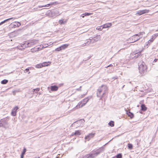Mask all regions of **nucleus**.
Returning a JSON list of instances; mask_svg holds the SVG:
<instances>
[{
	"label": "nucleus",
	"instance_id": "f257e3e1",
	"mask_svg": "<svg viewBox=\"0 0 158 158\" xmlns=\"http://www.w3.org/2000/svg\"><path fill=\"white\" fill-rule=\"evenodd\" d=\"M108 88L106 85H103L99 87L97 92V96L100 98V99L104 97L107 92Z\"/></svg>",
	"mask_w": 158,
	"mask_h": 158
},
{
	"label": "nucleus",
	"instance_id": "f03ea898",
	"mask_svg": "<svg viewBox=\"0 0 158 158\" xmlns=\"http://www.w3.org/2000/svg\"><path fill=\"white\" fill-rule=\"evenodd\" d=\"M90 98L89 97H87L85 98L81 101L73 109L74 110L78 109L82 107L85 105L89 101Z\"/></svg>",
	"mask_w": 158,
	"mask_h": 158
},
{
	"label": "nucleus",
	"instance_id": "7ed1b4c3",
	"mask_svg": "<svg viewBox=\"0 0 158 158\" xmlns=\"http://www.w3.org/2000/svg\"><path fill=\"white\" fill-rule=\"evenodd\" d=\"M139 72L140 74L143 75L146 73L147 71V67L145 63L143 62L141 64L139 65Z\"/></svg>",
	"mask_w": 158,
	"mask_h": 158
},
{
	"label": "nucleus",
	"instance_id": "20e7f679",
	"mask_svg": "<svg viewBox=\"0 0 158 158\" xmlns=\"http://www.w3.org/2000/svg\"><path fill=\"white\" fill-rule=\"evenodd\" d=\"M39 43V40H37L33 39L29 41L26 42L23 45L26 47H30L37 44Z\"/></svg>",
	"mask_w": 158,
	"mask_h": 158
},
{
	"label": "nucleus",
	"instance_id": "39448f33",
	"mask_svg": "<svg viewBox=\"0 0 158 158\" xmlns=\"http://www.w3.org/2000/svg\"><path fill=\"white\" fill-rule=\"evenodd\" d=\"M0 126L3 127L5 129L9 128L10 124L8 122V120L6 118L2 119L0 121Z\"/></svg>",
	"mask_w": 158,
	"mask_h": 158
},
{
	"label": "nucleus",
	"instance_id": "423d86ee",
	"mask_svg": "<svg viewBox=\"0 0 158 158\" xmlns=\"http://www.w3.org/2000/svg\"><path fill=\"white\" fill-rule=\"evenodd\" d=\"M104 150V148H103L101 147L96 150L93 151L91 153L93 156L92 157H93L94 158L95 157L100 153L103 151Z\"/></svg>",
	"mask_w": 158,
	"mask_h": 158
},
{
	"label": "nucleus",
	"instance_id": "0eeeda50",
	"mask_svg": "<svg viewBox=\"0 0 158 158\" xmlns=\"http://www.w3.org/2000/svg\"><path fill=\"white\" fill-rule=\"evenodd\" d=\"M143 50L144 49L143 48L141 50L139 51L137 50L131 53V56H134V57L135 58H137L141 55V53L143 51Z\"/></svg>",
	"mask_w": 158,
	"mask_h": 158
},
{
	"label": "nucleus",
	"instance_id": "6e6552de",
	"mask_svg": "<svg viewBox=\"0 0 158 158\" xmlns=\"http://www.w3.org/2000/svg\"><path fill=\"white\" fill-rule=\"evenodd\" d=\"M92 44L97 42L100 40L101 38V36L99 35H96L93 37H90Z\"/></svg>",
	"mask_w": 158,
	"mask_h": 158
},
{
	"label": "nucleus",
	"instance_id": "1a4fd4ad",
	"mask_svg": "<svg viewBox=\"0 0 158 158\" xmlns=\"http://www.w3.org/2000/svg\"><path fill=\"white\" fill-rule=\"evenodd\" d=\"M142 37H138L135 35L132 36L131 38H130L128 40V41L129 42L132 41V42H130V43H133L139 40L140 38H141Z\"/></svg>",
	"mask_w": 158,
	"mask_h": 158
},
{
	"label": "nucleus",
	"instance_id": "9d476101",
	"mask_svg": "<svg viewBox=\"0 0 158 158\" xmlns=\"http://www.w3.org/2000/svg\"><path fill=\"white\" fill-rule=\"evenodd\" d=\"M95 134V133L92 132L89 134L88 135L85 136V142H86V141H89L91 139L93 138L94 137Z\"/></svg>",
	"mask_w": 158,
	"mask_h": 158
},
{
	"label": "nucleus",
	"instance_id": "9b49d317",
	"mask_svg": "<svg viewBox=\"0 0 158 158\" xmlns=\"http://www.w3.org/2000/svg\"><path fill=\"white\" fill-rule=\"evenodd\" d=\"M84 121L83 120H80L79 121H77L76 122H74L73 124H72V126H82L83 125Z\"/></svg>",
	"mask_w": 158,
	"mask_h": 158
},
{
	"label": "nucleus",
	"instance_id": "f8f14e48",
	"mask_svg": "<svg viewBox=\"0 0 158 158\" xmlns=\"http://www.w3.org/2000/svg\"><path fill=\"white\" fill-rule=\"evenodd\" d=\"M149 11V10L145 9L143 10H140L138 11L136 13V15H141L143 14H145L146 13H148Z\"/></svg>",
	"mask_w": 158,
	"mask_h": 158
},
{
	"label": "nucleus",
	"instance_id": "ddd939ff",
	"mask_svg": "<svg viewBox=\"0 0 158 158\" xmlns=\"http://www.w3.org/2000/svg\"><path fill=\"white\" fill-rule=\"evenodd\" d=\"M21 25L20 23L18 22H15L13 23H11L10 26L12 28H15L19 27Z\"/></svg>",
	"mask_w": 158,
	"mask_h": 158
},
{
	"label": "nucleus",
	"instance_id": "4468645a",
	"mask_svg": "<svg viewBox=\"0 0 158 158\" xmlns=\"http://www.w3.org/2000/svg\"><path fill=\"white\" fill-rule=\"evenodd\" d=\"M92 44L91 42V40L90 38L87 39L85 42V43L82 45V47H84L86 45H88L90 44Z\"/></svg>",
	"mask_w": 158,
	"mask_h": 158
},
{
	"label": "nucleus",
	"instance_id": "2eb2a0df",
	"mask_svg": "<svg viewBox=\"0 0 158 158\" xmlns=\"http://www.w3.org/2000/svg\"><path fill=\"white\" fill-rule=\"evenodd\" d=\"M19 107L17 106L15 107L12 110L11 112V115L13 116H15L16 114L17 110L18 109Z\"/></svg>",
	"mask_w": 158,
	"mask_h": 158
},
{
	"label": "nucleus",
	"instance_id": "dca6fc26",
	"mask_svg": "<svg viewBox=\"0 0 158 158\" xmlns=\"http://www.w3.org/2000/svg\"><path fill=\"white\" fill-rule=\"evenodd\" d=\"M40 50H41V49L40 48V47H38V46L33 48L31 49V52L33 53L39 51Z\"/></svg>",
	"mask_w": 158,
	"mask_h": 158
},
{
	"label": "nucleus",
	"instance_id": "f3484780",
	"mask_svg": "<svg viewBox=\"0 0 158 158\" xmlns=\"http://www.w3.org/2000/svg\"><path fill=\"white\" fill-rule=\"evenodd\" d=\"M112 26L111 23H107L102 25V28H106L110 27Z\"/></svg>",
	"mask_w": 158,
	"mask_h": 158
},
{
	"label": "nucleus",
	"instance_id": "a211bd4d",
	"mask_svg": "<svg viewBox=\"0 0 158 158\" xmlns=\"http://www.w3.org/2000/svg\"><path fill=\"white\" fill-rule=\"evenodd\" d=\"M58 89V87L56 85L51 86L50 87L51 90L52 91H56Z\"/></svg>",
	"mask_w": 158,
	"mask_h": 158
},
{
	"label": "nucleus",
	"instance_id": "6ab92c4d",
	"mask_svg": "<svg viewBox=\"0 0 158 158\" xmlns=\"http://www.w3.org/2000/svg\"><path fill=\"white\" fill-rule=\"evenodd\" d=\"M51 63V62L50 61L44 62L42 63V67H44L48 66Z\"/></svg>",
	"mask_w": 158,
	"mask_h": 158
},
{
	"label": "nucleus",
	"instance_id": "aec40b11",
	"mask_svg": "<svg viewBox=\"0 0 158 158\" xmlns=\"http://www.w3.org/2000/svg\"><path fill=\"white\" fill-rule=\"evenodd\" d=\"M69 44H64L60 46L61 51L63 50H64L67 48L69 46Z\"/></svg>",
	"mask_w": 158,
	"mask_h": 158
},
{
	"label": "nucleus",
	"instance_id": "412c9836",
	"mask_svg": "<svg viewBox=\"0 0 158 158\" xmlns=\"http://www.w3.org/2000/svg\"><path fill=\"white\" fill-rule=\"evenodd\" d=\"M81 134V131L77 130L74 133H73L72 134V135H79Z\"/></svg>",
	"mask_w": 158,
	"mask_h": 158
},
{
	"label": "nucleus",
	"instance_id": "4be33fe9",
	"mask_svg": "<svg viewBox=\"0 0 158 158\" xmlns=\"http://www.w3.org/2000/svg\"><path fill=\"white\" fill-rule=\"evenodd\" d=\"M127 114L131 118H132L134 117L133 114L131 113L129 111H127Z\"/></svg>",
	"mask_w": 158,
	"mask_h": 158
},
{
	"label": "nucleus",
	"instance_id": "5701e85b",
	"mask_svg": "<svg viewBox=\"0 0 158 158\" xmlns=\"http://www.w3.org/2000/svg\"><path fill=\"white\" fill-rule=\"evenodd\" d=\"M92 156L91 153H90L85 156L83 158H93V157H92Z\"/></svg>",
	"mask_w": 158,
	"mask_h": 158
},
{
	"label": "nucleus",
	"instance_id": "b1692460",
	"mask_svg": "<svg viewBox=\"0 0 158 158\" xmlns=\"http://www.w3.org/2000/svg\"><path fill=\"white\" fill-rule=\"evenodd\" d=\"M12 19H15L14 18H10L6 19L5 20H4L3 21H2V22H1V23L2 25V24H4L7 21H9V20H10Z\"/></svg>",
	"mask_w": 158,
	"mask_h": 158
},
{
	"label": "nucleus",
	"instance_id": "393cba45",
	"mask_svg": "<svg viewBox=\"0 0 158 158\" xmlns=\"http://www.w3.org/2000/svg\"><path fill=\"white\" fill-rule=\"evenodd\" d=\"M66 23V20H64L63 19L60 20L59 21V23L60 24H63L65 23Z\"/></svg>",
	"mask_w": 158,
	"mask_h": 158
},
{
	"label": "nucleus",
	"instance_id": "a878e982",
	"mask_svg": "<svg viewBox=\"0 0 158 158\" xmlns=\"http://www.w3.org/2000/svg\"><path fill=\"white\" fill-rule=\"evenodd\" d=\"M35 66L36 68H40L43 67L42 63L36 65Z\"/></svg>",
	"mask_w": 158,
	"mask_h": 158
},
{
	"label": "nucleus",
	"instance_id": "bb28decb",
	"mask_svg": "<svg viewBox=\"0 0 158 158\" xmlns=\"http://www.w3.org/2000/svg\"><path fill=\"white\" fill-rule=\"evenodd\" d=\"M141 108L142 110L145 111L147 110V108L144 104L141 105Z\"/></svg>",
	"mask_w": 158,
	"mask_h": 158
},
{
	"label": "nucleus",
	"instance_id": "cd10ccee",
	"mask_svg": "<svg viewBox=\"0 0 158 158\" xmlns=\"http://www.w3.org/2000/svg\"><path fill=\"white\" fill-rule=\"evenodd\" d=\"M40 90V88H37L35 89H33V93H37Z\"/></svg>",
	"mask_w": 158,
	"mask_h": 158
},
{
	"label": "nucleus",
	"instance_id": "c85d7f7f",
	"mask_svg": "<svg viewBox=\"0 0 158 158\" xmlns=\"http://www.w3.org/2000/svg\"><path fill=\"white\" fill-rule=\"evenodd\" d=\"M26 152V149L25 148H24V150L23 152L22 153L21 156V158H23L24 155L25 154V152Z\"/></svg>",
	"mask_w": 158,
	"mask_h": 158
},
{
	"label": "nucleus",
	"instance_id": "c756f323",
	"mask_svg": "<svg viewBox=\"0 0 158 158\" xmlns=\"http://www.w3.org/2000/svg\"><path fill=\"white\" fill-rule=\"evenodd\" d=\"M59 4L58 2L55 1L53 2H51L50 4L51 5L56 6Z\"/></svg>",
	"mask_w": 158,
	"mask_h": 158
},
{
	"label": "nucleus",
	"instance_id": "7c9ffc66",
	"mask_svg": "<svg viewBox=\"0 0 158 158\" xmlns=\"http://www.w3.org/2000/svg\"><path fill=\"white\" fill-rule=\"evenodd\" d=\"M158 36V33L153 34L152 36V39L155 40Z\"/></svg>",
	"mask_w": 158,
	"mask_h": 158
},
{
	"label": "nucleus",
	"instance_id": "2f4dec72",
	"mask_svg": "<svg viewBox=\"0 0 158 158\" xmlns=\"http://www.w3.org/2000/svg\"><path fill=\"white\" fill-rule=\"evenodd\" d=\"M102 25L100 26H98L96 28V29L98 30L99 31H101L102 30V29L103 28H102Z\"/></svg>",
	"mask_w": 158,
	"mask_h": 158
},
{
	"label": "nucleus",
	"instance_id": "473e14b6",
	"mask_svg": "<svg viewBox=\"0 0 158 158\" xmlns=\"http://www.w3.org/2000/svg\"><path fill=\"white\" fill-rule=\"evenodd\" d=\"M8 81L7 80L4 79L1 81V83L2 84H6Z\"/></svg>",
	"mask_w": 158,
	"mask_h": 158
},
{
	"label": "nucleus",
	"instance_id": "72a5a7b5",
	"mask_svg": "<svg viewBox=\"0 0 158 158\" xmlns=\"http://www.w3.org/2000/svg\"><path fill=\"white\" fill-rule=\"evenodd\" d=\"M109 125L111 127L114 126V122L113 121H110L108 123Z\"/></svg>",
	"mask_w": 158,
	"mask_h": 158
},
{
	"label": "nucleus",
	"instance_id": "f704fd0d",
	"mask_svg": "<svg viewBox=\"0 0 158 158\" xmlns=\"http://www.w3.org/2000/svg\"><path fill=\"white\" fill-rule=\"evenodd\" d=\"M38 46L40 47V48L41 49V50L43 49V48H45L43 44L38 45Z\"/></svg>",
	"mask_w": 158,
	"mask_h": 158
},
{
	"label": "nucleus",
	"instance_id": "c9c22d12",
	"mask_svg": "<svg viewBox=\"0 0 158 158\" xmlns=\"http://www.w3.org/2000/svg\"><path fill=\"white\" fill-rule=\"evenodd\" d=\"M113 71V69L112 68H109V70L107 71L108 73H112Z\"/></svg>",
	"mask_w": 158,
	"mask_h": 158
},
{
	"label": "nucleus",
	"instance_id": "e433bc0d",
	"mask_svg": "<svg viewBox=\"0 0 158 158\" xmlns=\"http://www.w3.org/2000/svg\"><path fill=\"white\" fill-rule=\"evenodd\" d=\"M55 51L57 52H60L61 51L60 46L55 49Z\"/></svg>",
	"mask_w": 158,
	"mask_h": 158
},
{
	"label": "nucleus",
	"instance_id": "4c0bfd02",
	"mask_svg": "<svg viewBox=\"0 0 158 158\" xmlns=\"http://www.w3.org/2000/svg\"><path fill=\"white\" fill-rule=\"evenodd\" d=\"M128 148L130 149H132V148H133V146H132V144H130V143H128Z\"/></svg>",
	"mask_w": 158,
	"mask_h": 158
},
{
	"label": "nucleus",
	"instance_id": "58836bf2",
	"mask_svg": "<svg viewBox=\"0 0 158 158\" xmlns=\"http://www.w3.org/2000/svg\"><path fill=\"white\" fill-rule=\"evenodd\" d=\"M116 158H122V155L120 154H118L115 156Z\"/></svg>",
	"mask_w": 158,
	"mask_h": 158
},
{
	"label": "nucleus",
	"instance_id": "ea45409f",
	"mask_svg": "<svg viewBox=\"0 0 158 158\" xmlns=\"http://www.w3.org/2000/svg\"><path fill=\"white\" fill-rule=\"evenodd\" d=\"M44 48L48 47L49 46V44H43Z\"/></svg>",
	"mask_w": 158,
	"mask_h": 158
},
{
	"label": "nucleus",
	"instance_id": "a19ab883",
	"mask_svg": "<svg viewBox=\"0 0 158 158\" xmlns=\"http://www.w3.org/2000/svg\"><path fill=\"white\" fill-rule=\"evenodd\" d=\"M85 16H89L90 15H92V14L90 13H85Z\"/></svg>",
	"mask_w": 158,
	"mask_h": 158
},
{
	"label": "nucleus",
	"instance_id": "79ce46f5",
	"mask_svg": "<svg viewBox=\"0 0 158 158\" xmlns=\"http://www.w3.org/2000/svg\"><path fill=\"white\" fill-rule=\"evenodd\" d=\"M29 71V68H27V69H26L25 70V71H26V72H28V74H29L30 73V72Z\"/></svg>",
	"mask_w": 158,
	"mask_h": 158
},
{
	"label": "nucleus",
	"instance_id": "37998d69",
	"mask_svg": "<svg viewBox=\"0 0 158 158\" xmlns=\"http://www.w3.org/2000/svg\"><path fill=\"white\" fill-rule=\"evenodd\" d=\"M135 35H136L138 37H139L140 35H141L140 32H139V33H138V34H136Z\"/></svg>",
	"mask_w": 158,
	"mask_h": 158
},
{
	"label": "nucleus",
	"instance_id": "c03bdc74",
	"mask_svg": "<svg viewBox=\"0 0 158 158\" xmlns=\"http://www.w3.org/2000/svg\"><path fill=\"white\" fill-rule=\"evenodd\" d=\"M152 42V41L151 40V39H150V40H149L148 42V44H147V45H148V44H150V43H151Z\"/></svg>",
	"mask_w": 158,
	"mask_h": 158
},
{
	"label": "nucleus",
	"instance_id": "a18cd8bd",
	"mask_svg": "<svg viewBox=\"0 0 158 158\" xmlns=\"http://www.w3.org/2000/svg\"><path fill=\"white\" fill-rule=\"evenodd\" d=\"M152 42V41L151 40V39H150V40H149L148 42V44H147V45H148V44H150V43H151Z\"/></svg>",
	"mask_w": 158,
	"mask_h": 158
},
{
	"label": "nucleus",
	"instance_id": "49530a36",
	"mask_svg": "<svg viewBox=\"0 0 158 158\" xmlns=\"http://www.w3.org/2000/svg\"><path fill=\"white\" fill-rule=\"evenodd\" d=\"M113 65L112 64H110L109 65H108L107 67H106V68H107L109 67H112Z\"/></svg>",
	"mask_w": 158,
	"mask_h": 158
},
{
	"label": "nucleus",
	"instance_id": "de8ad7c7",
	"mask_svg": "<svg viewBox=\"0 0 158 158\" xmlns=\"http://www.w3.org/2000/svg\"><path fill=\"white\" fill-rule=\"evenodd\" d=\"M85 16V13H84V14H82L81 15V16L82 17V18H84Z\"/></svg>",
	"mask_w": 158,
	"mask_h": 158
},
{
	"label": "nucleus",
	"instance_id": "09e8293b",
	"mask_svg": "<svg viewBox=\"0 0 158 158\" xmlns=\"http://www.w3.org/2000/svg\"><path fill=\"white\" fill-rule=\"evenodd\" d=\"M50 5H51V4H50V3H49V4H48L45 5H44V6L45 7H46V6H49Z\"/></svg>",
	"mask_w": 158,
	"mask_h": 158
},
{
	"label": "nucleus",
	"instance_id": "8fccbe9b",
	"mask_svg": "<svg viewBox=\"0 0 158 158\" xmlns=\"http://www.w3.org/2000/svg\"><path fill=\"white\" fill-rule=\"evenodd\" d=\"M81 86H80L79 88L77 89V90H81Z\"/></svg>",
	"mask_w": 158,
	"mask_h": 158
},
{
	"label": "nucleus",
	"instance_id": "3c124183",
	"mask_svg": "<svg viewBox=\"0 0 158 158\" xmlns=\"http://www.w3.org/2000/svg\"><path fill=\"white\" fill-rule=\"evenodd\" d=\"M53 43H52V42H51L49 43L48 44H49V46H50L51 44H53Z\"/></svg>",
	"mask_w": 158,
	"mask_h": 158
},
{
	"label": "nucleus",
	"instance_id": "603ef678",
	"mask_svg": "<svg viewBox=\"0 0 158 158\" xmlns=\"http://www.w3.org/2000/svg\"><path fill=\"white\" fill-rule=\"evenodd\" d=\"M140 33H141V35H142L145 34V32H143H143H140Z\"/></svg>",
	"mask_w": 158,
	"mask_h": 158
},
{
	"label": "nucleus",
	"instance_id": "864d4df0",
	"mask_svg": "<svg viewBox=\"0 0 158 158\" xmlns=\"http://www.w3.org/2000/svg\"><path fill=\"white\" fill-rule=\"evenodd\" d=\"M39 6V7H40V8L43 7H45V6Z\"/></svg>",
	"mask_w": 158,
	"mask_h": 158
},
{
	"label": "nucleus",
	"instance_id": "5fc2aeb1",
	"mask_svg": "<svg viewBox=\"0 0 158 158\" xmlns=\"http://www.w3.org/2000/svg\"><path fill=\"white\" fill-rule=\"evenodd\" d=\"M150 39L152 41V42L154 40L153 39H152V37Z\"/></svg>",
	"mask_w": 158,
	"mask_h": 158
},
{
	"label": "nucleus",
	"instance_id": "6e6d98bb",
	"mask_svg": "<svg viewBox=\"0 0 158 158\" xmlns=\"http://www.w3.org/2000/svg\"><path fill=\"white\" fill-rule=\"evenodd\" d=\"M113 79H116L117 78V77H114L113 78Z\"/></svg>",
	"mask_w": 158,
	"mask_h": 158
},
{
	"label": "nucleus",
	"instance_id": "4d7b16f0",
	"mask_svg": "<svg viewBox=\"0 0 158 158\" xmlns=\"http://www.w3.org/2000/svg\"><path fill=\"white\" fill-rule=\"evenodd\" d=\"M85 95H81V97L82 98V97H83Z\"/></svg>",
	"mask_w": 158,
	"mask_h": 158
},
{
	"label": "nucleus",
	"instance_id": "13d9d810",
	"mask_svg": "<svg viewBox=\"0 0 158 158\" xmlns=\"http://www.w3.org/2000/svg\"><path fill=\"white\" fill-rule=\"evenodd\" d=\"M156 59L154 60V61H156Z\"/></svg>",
	"mask_w": 158,
	"mask_h": 158
},
{
	"label": "nucleus",
	"instance_id": "bf43d9fd",
	"mask_svg": "<svg viewBox=\"0 0 158 158\" xmlns=\"http://www.w3.org/2000/svg\"><path fill=\"white\" fill-rule=\"evenodd\" d=\"M156 59L154 60V61H156Z\"/></svg>",
	"mask_w": 158,
	"mask_h": 158
},
{
	"label": "nucleus",
	"instance_id": "052dcab7",
	"mask_svg": "<svg viewBox=\"0 0 158 158\" xmlns=\"http://www.w3.org/2000/svg\"><path fill=\"white\" fill-rule=\"evenodd\" d=\"M1 23H0V25H1Z\"/></svg>",
	"mask_w": 158,
	"mask_h": 158
},
{
	"label": "nucleus",
	"instance_id": "680f3d73",
	"mask_svg": "<svg viewBox=\"0 0 158 158\" xmlns=\"http://www.w3.org/2000/svg\"><path fill=\"white\" fill-rule=\"evenodd\" d=\"M40 158L39 157H38L37 158Z\"/></svg>",
	"mask_w": 158,
	"mask_h": 158
},
{
	"label": "nucleus",
	"instance_id": "e2e57ef3",
	"mask_svg": "<svg viewBox=\"0 0 158 158\" xmlns=\"http://www.w3.org/2000/svg\"><path fill=\"white\" fill-rule=\"evenodd\" d=\"M56 158H58V157H57Z\"/></svg>",
	"mask_w": 158,
	"mask_h": 158
}]
</instances>
